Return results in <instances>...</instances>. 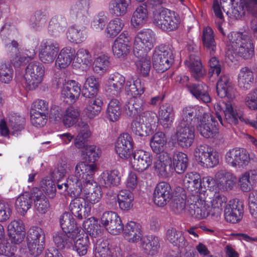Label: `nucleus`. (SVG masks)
I'll use <instances>...</instances> for the list:
<instances>
[{"mask_svg": "<svg viewBox=\"0 0 257 257\" xmlns=\"http://www.w3.org/2000/svg\"><path fill=\"white\" fill-rule=\"evenodd\" d=\"M97 170L98 166L95 164L79 162L75 167V174L68 178L65 190L68 188L72 190L74 197L81 195L88 204L97 203L102 195L100 187L93 178Z\"/></svg>", "mask_w": 257, "mask_h": 257, "instance_id": "1", "label": "nucleus"}, {"mask_svg": "<svg viewBox=\"0 0 257 257\" xmlns=\"http://www.w3.org/2000/svg\"><path fill=\"white\" fill-rule=\"evenodd\" d=\"M217 92L221 98L226 97L228 100L225 103V107L223 110L224 119L221 116H218V120L222 125L228 127V125L236 124L238 120L246 122L248 119L245 120L237 112L236 105L233 100L235 97V91L230 82L227 76H221L216 85Z\"/></svg>", "mask_w": 257, "mask_h": 257, "instance_id": "2", "label": "nucleus"}, {"mask_svg": "<svg viewBox=\"0 0 257 257\" xmlns=\"http://www.w3.org/2000/svg\"><path fill=\"white\" fill-rule=\"evenodd\" d=\"M107 93L111 96H118L123 90L131 96L142 95L145 91L144 84L139 78L125 77L118 72L110 74L105 86Z\"/></svg>", "mask_w": 257, "mask_h": 257, "instance_id": "3", "label": "nucleus"}, {"mask_svg": "<svg viewBox=\"0 0 257 257\" xmlns=\"http://www.w3.org/2000/svg\"><path fill=\"white\" fill-rule=\"evenodd\" d=\"M227 54H237L244 59L252 57L254 46L247 33L231 32L228 36Z\"/></svg>", "mask_w": 257, "mask_h": 257, "instance_id": "4", "label": "nucleus"}, {"mask_svg": "<svg viewBox=\"0 0 257 257\" xmlns=\"http://www.w3.org/2000/svg\"><path fill=\"white\" fill-rule=\"evenodd\" d=\"M219 2L227 14L236 19L247 14L257 13V0H242L239 6L237 0H220Z\"/></svg>", "mask_w": 257, "mask_h": 257, "instance_id": "5", "label": "nucleus"}, {"mask_svg": "<svg viewBox=\"0 0 257 257\" xmlns=\"http://www.w3.org/2000/svg\"><path fill=\"white\" fill-rule=\"evenodd\" d=\"M45 70L43 65L37 61L30 63L26 67L23 83L27 90H35L42 83Z\"/></svg>", "mask_w": 257, "mask_h": 257, "instance_id": "6", "label": "nucleus"}, {"mask_svg": "<svg viewBox=\"0 0 257 257\" xmlns=\"http://www.w3.org/2000/svg\"><path fill=\"white\" fill-rule=\"evenodd\" d=\"M205 193L187 196L188 212L193 217L198 219L206 218L212 211L209 204L204 200Z\"/></svg>", "mask_w": 257, "mask_h": 257, "instance_id": "7", "label": "nucleus"}, {"mask_svg": "<svg viewBox=\"0 0 257 257\" xmlns=\"http://www.w3.org/2000/svg\"><path fill=\"white\" fill-rule=\"evenodd\" d=\"M156 41V35L150 29H144L139 31L134 40V52L138 57L144 55L154 46Z\"/></svg>", "mask_w": 257, "mask_h": 257, "instance_id": "8", "label": "nucleus"}, {"mask_svg": "<svg viewBox=\"0 0 257 257\" xmlns=\"http://www.w3.org/2000/svg\"><path fill=\"white\" fill-rule=\"evenodd\" d=\"M194 156L198 163L205 168H213L219 163V153L206 145L197 147L194 150Z\"/></svg>", "mask_w": 257, "mask_h": 257, "instance_id": "9", "label": "nucleus"}, {"mask_svg": "<svg viewBox=\"0 0 257 257\" xmlns=\"http://www.w3.org/2000/svg\"><path fill=\"white\" fill-rule=\"evenodd\" d=\"M174 55L171 47L161 45L156 48L153 58L154 68L159 72L168 70L173 64Z\"/></svg>", "mask_w": 257, "mask_h": 257, "instance_id": "10", "label": "nucleus"}, {"mask_svg": "<svg viewBox=\"0 0 257 257\" xmlns=\"http://www.w3.org/2000/svg\"><path fill=\"white\" fill-rule=\"evenodd\" d=\"M225 163L235 169H243L250 161V154L245 149L235 147L229 149L224 156Z\"/></svg>", "mask_w": 257, "mask_h": 257, "instance_id": "11", "label": "nucleus"}, {"mask_svg": "<svg viewBox=\"0 0 257 257\" xmlns=\"http://www.w3.org/2000/svg\"><path fill=\"white\" fill-rule=\"evenodd\" d=\"M195 128L193 125H187L179 123L176 131L172 137L173 143L182 148L187 149L191 147L194 141Z\"/></svg>", "mask_w": 257, "mask_h": 257, "instance_id": "12", "label": "nucleus"}, {"mask_svg": "<svg viewBox=\"0 0 257 257\" xmlns=\"http://www.w3.org/2000/svg\"><path fill=\"white\" fill-rule=\"evenodd\" d=\"M45 243V234L43 230L39 227H32L27 235V244L32 254L38 256L43 249Z\"/></svg>", "mask_w": 257, "mask_h": 257, "instance_id": "13", "label": "nucleus"}, {"mask_svg": "<svg viewBox=\"0 0 257 257\" xmlns=\"http://www.w3.org/2000/svg\"><path fill=\"white\" fill-rule=\"evenodd\" d=\"M58 85L62 84L61 96L64 100L70 103H74L79 97L81 91V85L74 80L59 78Z\"/></svg>", "mask_w": 257, "mask_h": 257, "instance_id": "14", "label": "nucleus"}, {"mask_svg": "<svg viewBox=\"0 0 257 257\" xmlns=\"http://www.w3.org/2000/svg\"><path fill=\"white\" fill-rule=\"evenodd\" d=\"M25 118L16 113H11L0 122V133L7 136L11 131L13 132L22 130L24 127Z\"/></svg>", "mask_w": 257, "mask_h": 257, "instance_id": "15", "label": "nucleus"}, {"mask_svg": "<svg viewBox=\"0 0 257 257\" xmlns=\"http://www.w3.org/2000/svg\"><path fill=\"white\" fill-rule=\"evenodd\" d=\"M131 45L130 35L126 31L122 32L112 45L113 55L117 58L124 59L130 53Z\"/></svg>", "mask_w": 257, "mask_h": 257, "instance_id": "16", "label": "nucleus"}, {"mask_svg": "<svg viewBox=\"0 0 257 257\" xmlns=\"http://www.w3.org/2000/svg\"><path fill=\"white\" fill-rule=\"evenodd\" d=\"M59 44L52 40H46L41 42L39 48V57L44 64L52 63L59 52Z\"/></svg>", "mask_w": 257, "mask_h": 257, "instance_id": "17", "label": "nucleus"}, {"mask_svg": "<svg viewBox=\"0 0 257 257\" xmlns=\"http://www.w3.org/2000/svg\"><path fill=\"white\" fill-rule=\"evenodd\" d=\"M217 123L215 118L211 114L206 112L201 117H199L197 129L203 137L212 138L217 132Z\"/></svg>", "mask_w": 257, "mask_h": 257, "instance_id": "18", "label": "nucleus"}, {"mask_svg": "<svg viewBox=\"0 0 257 257\" xmlns=\"http://www.w3.org/2000/svg\"><path fill=\"white\" fill-rule=\"evenodd\" d=\"M134 142L132 137L127 133L121 134L117 139L115 150L121 159H128L133 151Z\"/></svg>", "mask_w": 257, "mask_h": 257, "instance_id": "19", "label": "nucleus"}, {"mask_svg": "<svg viewBox=\"0 0 257 257\" xmlns=\"http://www.w3.org/2000/svg\"><path fill=\"white\" fill-rule=\"evenodd\" d=\"M170 185L167 182L159 183L155 188L153 193V201L159 207L167 205L172 198Z\"/></svg>", "mask_w": 257, "mask_h": 257, "instance_id": "20", "label": "nucleus"}, {"mask_svg": "<svg viewBox=\"0 0 257 257\" xmlns=\"http://www.w3.org/2000/svg\"><path fill=\"white\" fill-rule=\"evenodd\" d=\"M153 160V157L150 152L139 150L135 152L131 164L134 170L142 172L152 165Z\"/></svg>", "mask_w": 257, "mask_h": 257, "instance_id": "21", "label": "nucleus"}, {"mask_svg": "<svg viewBox=\"0 0 257 257\" xmlns=\"http://www.w3.org/2000/svg\"><path fill=\"white\" fill-rule=\"evenodd\" d=\"M166 237L170 243L179 249L178 251H183L190 248L183 232L175 228H169L167 230Z\"/></svg>", "mask_w": 257, "mask_h": 257, "instance_id": "22", "label": "nucleus"}, {"mask_svg": "<svg viewBox=\"0 0 257 257\" xmlns=\"http://www.w3.org/2000/svg\"><path fill=\"white\" fill-rule=\"evenodd\" d=\"M119 248L110 244L108 240L100 238L97 240L95 247V257H117Z\"/></svg>", "mask_w": 257, "mask_h": 257, "instance_id": "23", "label": "nucleus"}, {"mask_svg": "<svg viewBox=\"0 0 257 257\" xmlns=\"http://www.w3.org/2000/svg\"><path fill=\"white\" fill-rule=\"evenodd\" d=\"M217 188L223 191L230 190L235 185L236 176L230 172L221 170L215 174Z\"/></svg>", "mask_w": 257, "mask_h": 257, "instance_id": "24", "label": "nucleus"}, {"mask_svg": "<svg viewBox=\"0 0 257 257\" xmlns=\"http://www.w3.org/2000/svg\"><path fill=\"white\" fill-rule=\"evenodd\" d=\"M184 187L190 192L189 195H200L204 194L206 191L200 189L201 186V177L200 175L195 172L187 173L183 180Z\"/></svg>", "mask_w": 257, "mask_h": 257, "instance_id": "25", "label": "nucleus"}, {"mask_svg": "<svg viewBox=\"0 0 257 257\" xmlns=\"http://www.w3.org/2000/svg\"><path fill=\"white\" fill-rule=\"evenodd\" d=\"M206 112L204 108L200 106H188L183 108L181 112L180 124L187 125H193L192 121L196 117L198 121L199 117H201Z\"/></svg>", "mask_w": 257, "mask_h": 257, "instance_id": "26", "label": "nucleus"}, {"mask_svg": "<svg viewBox=\"0 0 257 257\" xmlns=\"http://www.w3.org/2000/svg\"><path fill=\"white\" fill-rule=\"evenodd\" d=\"M122 231L124 239L130 243L141 242L145 237L140 225L134 221L127 222Z\"/></svg>", "mask_w": 257, "mask_h": 257, "instance_id": "27", "label": "nucleus"}, {"mask_svg": "<svg viewBox=\"0 0 257 257\" xmlns=\"http://www.w3.org/2000/svg\"><path fill=\"white\" fill-rule=\"evenodd\" d=\"M31 197L34 201L35 213L37 214L43 215L49 210L50 205L48 200L38 188H34L31 191Z\"/></svg>", "mask_w": 257, "mask_h": 257, "instance_id": "28", "label": "nucleus"}, {"mask_svg": "<svg viewBox=\"0 0 257 257\" xmlns=\"http://www.w3.org/2000/svg\"><path fill=\"white\" fill-rule=\"evenodd\" d=\"M149 12L145 4L138 6L134 11L131 18V25L135 28L143 27L149 21Z\"/></svg>", "mask_w": 257, "mask_h": 257, "instance_id": "29", "label": "nucleus"}, {"mask_svg": "<svg viewBox=\"0 0 257 257\" xmlns=\"http://www.w3.org/2000/svg\"><path fill=\"white\" fill-rule=\"evenodd\" d=\"M76 54L75 50L70 46L62 48L58 53L55 61V66L57 69H63L67 68L73 62Z\"/></svg>", "mask_w": 257, "mask_h": 257, "instance_id": "30", "label": "nucleus"}, {"mask_svg": "<svg viewBox=\"0 0 257 257\" xmlns=\"http://www.w3.org/2000/svg\"><path fill=\"white\" fill-rule=\"evenodd\" d=\"M227 197L219 192H215L212 195L209 196L207 202L212 211V216H219L221 214L223 208L225 207L227 204Z\"/></svg>", "mask_w": 257, "mask_h": 257, "instance_id": "31", "label": "nucleus"}, {"mask_svg": "<svg viewBox=\"0 0 257 257\" xmlns=\"http://www.w3.org/2000/svg\"><path fill=\"white\" fill-rule=\"evenodd\" d=\"M9 235L13 242L18 244L24 239L25 236V226L21 220L12 221L8 226Z\"/></svg>", "mask_w": 257, "mask_h": 257, "instance_id": "32", "label": "nucleus"}, {"mask_svg": "<svg viewBox=\"0 0 257 257\" xmlns=\"http://www.w3.org/2000/svg\"><path fill=\"white\" fill-rule=\"evenodd\" d=\"M170 163V158L167 152L161 154L155 163L154 167L157 173L163 177L171 175L173 172Z\"/></svg>", "mask_w": 257, "mask_h": 257, "instance_id": "33", "label": "nucleus"}, {"mask_svg": "<svg viewBox=\"0 0 257 257\" xmlns=\"http://www.w3.org/2000/svg\"><path fill=\"white\" fill-rule=\"evenodd\" d=\"M225 220L232 223L239 221L243 215V208L234 202L229 201L226 205L224 211Z\"/></svg>", "mask_w": 257, "mask_h": 257, "instance_id": "34", "label": "nucleus"}, {"mask_svg": "<svg viewBox=\"0 0 257 257\" xmlns=\"http://www.w3.org/2000/svg\"><path fill=\"white\" fill-rule=\"evenodd\" d=\"M89 0H80L71 7L70 15L72 18L84 22L87 20L89 16Z\"/></svg>", "mask_w": 257, "mask_h": 257, "instance_id": "35", "label": "nucleus"}, {"mask_svg": "<svg viewBox=\"0 0 257 257\" xmlns=\"http://www.w3.org/2000/svg\"><path fill=\"white\" fill-rule=\"evenodd\" d=\"M60 225L63 231L76 235L82 230L78 226L72 215L69 212H65L60 217Z\"/></svg>", "mask_w": 257, "mask_h": 257, "instance_id": "36", "label": "nucleus"}, {"mask_svg": "<svg viewBox=\"0 0 257 257\" xmlns=\"http://www.w3.org/2000/svg\"><path fill=\"white\" fill-rule=\"evenodd\" d=\"M142 95L132 96L128 101L125 105V110L130 116L134 117L140 114L145 107L144 100L140 97Z\"/></svg>", "mask_w": 257, "mask_h": 257, "instance_id": "37", "label": "nucleus"}, {"mask_svg": "<svg viewBox=\"0 0 257 257\" xmlns=\"http://www.w3.org/2000/svg\"><path fill=\"white\" fill-rule=\"evenodd\" d=\"M89 244V237L82 229L74 237L72 247L79 256H84L87 252Z\"/></svg>", "mask_w": 257, "mask_h": 257, "instance_id": "38", "label": "nucleus"}, {"mask_svg": "<svg viewBox=\"0 0 257 257\" xmlns=\"http://www.w3.org/2000/svg\"><path fill=\"white\" fill-rule=\"evenodd\" d=\"M158 121L164 128L170 127L174 120L173 107L170 104L162 105L159 111Z\"/></svg>", "mask_w": 257, "mask_h": 257, "instance_id": "39", "label": "nucleus"}, {"mask_svg": "<svg viewBox=\"0 0 257 257\" xmlns=\"http://www.w3.org/2000/svg\"><path fill=\"white\" fill-rule=\"evenodd\" d=\"M188 90L199 101L205 103L211 101V97L208 93V87L206 84H192L188 86Z\"/></svg>", "mask_w": 257, "mask_h": 257, "instance_id": "40", "label": "nucleus"}, {"mask_svg": "<svg viewBox=\"0 0 257 257\" xmlns=\"http://www.w3.org/2000/svg\"><path fill=\"white\" fill-rule=\"evenodd\" d=\"M141 246L144 252L148 255H156L160 248L159 238L153 235L145 236L141 241Z\"/></svg>", "mask_w": 257, "mask_h": 257, "instance_id": "41", "label": "nucleus"}, {"mask_svg": "<svg viewBox=\"0 0 257 257\" xmlns=\"http://www.w3.org/2000/svg\"><path fill=\"white\" fill-rule=\"evenodd\" d=\"M86 38V28L84 26H72L68 28L66 33L67 40L72 43H81Z\"/></svg>", "mask_w": 257, "mask_h": 257, "instance_id": "42", "label": "nucleus"}, {"mask_svg": "<svg viewBox=\"0 0 257 257\" xmlns=\"http://www.w3.org/2000/svg\"><path fill=\"white\" fill-rule=\"evenodd\" d=\"M171 165L172 166L173 172L178 174L183 173L187 169L188 164L187 155L181 152L174 153L172 158H170Z\"/></svg>", "mask_w": 257, "mask_h": 257, "instance_id": "43", "label": "nucleus"}, {"mask_svg": "<svg viewBox=\"0 0 257 257\" xmlns=\"http://www.w3.org/2000/svg\"><path fill=\"white\" fill-rule=\"evenodd\" d=\"M69 208L72 214L80 219L89 215L91 209L90 204L85 202L83 205L79 199L73 200L70 204Z\"/></svg>", "mask_w": 257, "mask_h": 257, "instance_id": "44", "label": "nucleus"}, {"mask_svg": "<svg viewBox=\"0 0 257 257\" xmlns=\"http://www.w3.org/2000/svg\"><path fill=\"white\" fill-rule=\"evenodd\" d=\"M257 182V173L255 171H246L241 174L238 179L240 189L243 192L251 190Z\"/></svg>", "mask_w": 257, "mask_h": 257, "instance_id": "45", "label": "nucleus"}, {"mask_svg": "<svg viewBox=\"0 0 257 257\" xmlns=\"http://www.w3.org/2000/svg\"><path fill=\"white\" fill-rule=\"evenodd\" d=\"M91 63V55L88 51L83 48L79 49L76 52L72 65L74 68L85 70Z\"/></svg>", "mask_w": 257, "mask_h": 257, "instance_id": "46", "label": "nucleus"}, {"mask_svg": "<svg viewBox=\"0 0 257 257\" xmlns=\"http://www.w3.org/2000/svg\"><path fill=\"white\" fill-rule=\"evenodd\" d=\"M85 103L86 107L84 109V112L89 118H93L101 112L103 102L100 97L90 98L86 100Z\"/></svg>", "mask_w": 257, "mask_h": 257, "instance_id": "47", "label": "nucleus"}, {"mask_svg": "<svg viewBox=\"0 0 257 257\" xmlns=\"http://www.w3.org/2000/svg\"><path fill=\"white\" fill-rule=\"evenodd\" d=\"M98 89V80L94 76H90L86 78L81 92L84 97L93 98L96 97Z\"/></svg>", "mask_w": 257, "mask_h": 257, "instance_id": "48", "label": "nucleus"}, {"mask_svg": "<svg viewBox=\"0 0 257 257\" xmlns=\"http://www.w3.org/2000/svg\"><path fill=\"white\" fill-rule=\"evenodd\" d=\"M75 235L64 231H60L53 235V241L59 249L70 248L73 246V241Z\"/></svg>", "mask_w": 257, "mask_h": 257, "instance_id": "49", "label": "nucleus"}, {"mask_svg": "<svg viewBox=\"0 0 257 257\" xmlns=\"http://www.w3.org/2000/svg\"><path fill=\"white\" fill-rule=\"evenodd\" d=\"M118 206L122 211H127L133 207L134 194L126 189L119 191L117 196Z\"/></svg>", "mask_w": 257, "mask_h": 257, "instance_id": "50", "label": "nucleus"}, {"mask_svg": "<svg viewBox=\"0 0 257 257\" xmlns=\"http://www.w3.org/2000/svg\"><path fill=\"white\" fill-rule=\"evenodd\" d=\"M254 76L252 71L248 67L242 68L238 75V85L244 90L249 89L253 82Z\"/></svg>", "mask_w": 257, "mask_h": 257, "instance_id": "51", "label": "nucleus"}, {"mask_svg": "<svg viewBox=\"0 0 257 257\" xmlns=\"http://www.w3.org/2000/svg\"><path fill=\"white\" fill-rule=\"evenodd\" d=\"M167 139L165 134L161 132L155 133L150 141V146L153 151L156 154L164 153L166 148Z\"/></svg>", "mask_w": 257, "mask_h": 257, "instance_id": "52", "label": "nucleus"}, {"mask_svg": "<svg viewBox=\"0 0 257 257\" xmlns=\"http://www.w3.org/2000/svg\"><path fill=\"white\" fill-rule=\"evenodd\" d=\"M131 4V0H111L109 4V11L113 15L122 17L125 15Z\"/></svg>", "mask_w": 257, "mask_h": 257, "instance_id": "53", "label": "nucleus"}, {"mask_svg": "<svg viewBox=\"0 0 257 257\" xmlns=\"http://www.w3.org/2000/svg\"><path fill=\"white\" fill-rule=\"evenodd\" d=\"M124 27L123 21L119 18L110 20L107 24L104 33L108 38H115L122 30Z\"/></svg>", "mask_w": 257, "mask_h": 257, "instance_id": "54", "label": "nucleus"}, {"mask_svg": "<svg viewBox=\"0 0 257 257\" xmlns=\"http://www.w3.org/2000/svg\"><path fill=\"white\" fill-rule=\"evenodd\" d=\"M195 79H198L203 76L205 73L204 70L202 68L200 58L198 56L191 55L189 60L185 62Z\"/></svg>", "mask_w": 257, "mask_h": 257, "instance_id": "55", "label": "nucleus"}, {"mask_svg": "<svg viewBox=\"0 0 257 257\" xmlns=\"http://www.w3.org/2000/svg\"><path fill=\"white\" fill-rule=\"evenodd\" d=\"M120 181L119 172L117 170L105 171L100 175V182L106 187L117 186Z\"/></svg>", "mask_w": 257, "mask_h": 257, "instance_id": "56", "label": "nucleus"}, {"mask_svg": "<svg viewBox=\"0 0 257 257\" xmlns=\"http://www.w3.org/2000/svg\"><path fill=\"white\" fill-rule=\"evenodd\" d=\"M78 135L74 140V145L77 148L84 146L85 140L90 135L89 125L85 122H80L77 126Z\"/></svg>", "mask_w": 257, "mask_h": 257, "instance_id": "57", "label": "nucleus"}, {"mask_svg": "<svg viewBox=\"0 0 257 257\" xmlns=\"http://www.w3.org/2000/svg\"><path fill=\"white\" fill-rule=\"evenodd\" d=\"M32 197L28 193L20 195L16 201V207L17 211L21 215H25L31 208Z\"/></svg>", "mask_w": 257, "mask_h": 257, "instance_id": "58", "label": "nucleus"}, {"mask_svg": "<svg viewBox=\"0 0 257 257\" xmlns=\"http://www.w3.org/2000/svg\"><path fill=\"white\" fill-rule=\"evenodd\" d=\"M202 40L204 47L211 55L216 50V43L214 38L212 30L210 27H206L203 31Z\"/></svg>", "mask_w": 257, "mask_h": 257, "instance_id": "59", "label": "nucleus"}, {"mask_svg": "<svg viewBox=\"0 0 257 257\" xmlns=\"http://www.w3.org/2000/svg\"><path fill=\"white\" fill-rule=\"evenodd\" d=\"M142 57L136 62L137 72L143 77L149 75L151 67V58L145 55H142Z\"/></svg>", "mask_w": 257, "mask_h": 257, "instance_id": "60", "label": "nucleus"}, {"mask_svg": "<svg viewBox=\"0 0 257 257\" xmlns=\"http://www.w3.org/2000/svg\"><path fill=\"white\" fill-rule=\"evenodd\" d=\"M169 9L160 7L155 9L153 12V23L158 28L163 30L166 23Z\"/></svg>", "mask_w": 257, "mask_h": 257, "instance_id": "61", "label": "nucleus"}, {"mask_svg": "<svg viewBox=\"0 0 257 257\" xmlns=\"http://www.w3.org/2000/svg\"><path fill=\"white\" fill-rule=\"evenodd\" d=\"M107 117L111 121L118 119L120 115V105L116 99H111L108 104L106 110Z\"/></svg>", "mask_w": 257, "mask_h": 257, "instance_id": "62", "label": "nucleus"}, {"mask_svg": "<svg viewBox=\"0 0 257 257\" xmlns=\"http://www.w3.org/2000/svg\"><path fill=\"white\" fill-rule=\"evenodd\" d=\"M35 55V50H25L20 52L12 60V63L15 67H19L32 60Z\"/></svg>", "mask_w": 257, "mask_h": 257, "instance_id": "63", "label": "nucleus"}, {"mask_svg": "<svg viewBox=\"0 0 257 257\" xmlns=\"http://www.w3.org/2000/svg\"><path fill=\"white\" fill-rule=\"evenodd\" d=\"M110 65L109 57L105 55H101L94 61L93 70L97 73H105L108 70Z\"/></svg>", "mask_w": 257, "mask_h": 257, "instance_id": "64", "label": "nucleus"}]
</instances>
